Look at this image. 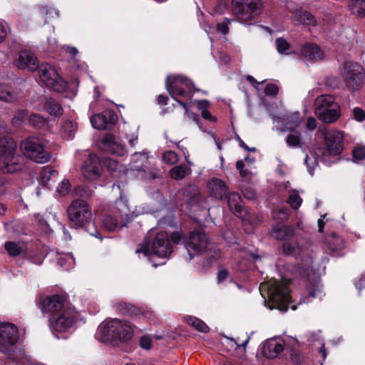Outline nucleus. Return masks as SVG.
<instances>
[{
  "instance_id": "nucleus-1",
  "label": "nucleus",
  "mask_w": 365,
  "mask_h": 365,
  "mask_svg": "<svg viewBox=\"0 0 365 365\" xmlns=\"http://www.w3.org/2000/svg\"><path fill=\"white\" fill-rule=\"evenodd\" d=\"M133 332V328L129 322L113 319L101 324L96 335L102 341L119 340L125 342L131 339Z\"/></svg>"
},
{
  "instance_id": "nucleus-2",
  "label": "nucleus",
  "mask_w": 365,
  "mask_h": 365,
  "mask_svg": "<svg viewBox=\"0 0 365 365\" xmlns=\"http://www.w3.org/2000/svg\"><path fill=\"white\" fill-rule=\"evenodd\" d=\"M21 156L17 154V144L9 137L0 138V170L3 173H14L21 170L23 165Z\"/></svg>"
},
{
  "instance_id": "nucleus-3",
  "label": "nucleus",
  "mask_w": 365,
  "mask_h": 365,
  "mask_svg": "<svg viewBox=\"0 0 365 365\" xmlns=\"http://www.w3.org/2000/svg\"><path fill=\"white\" fill-rule=\"evenodd\" d=\"M67 214L70 226L76 229L83 228L92 221L91 207L81 199L73 200L71 202Z\"/></svg>"
},
{
  "instance_id": "nucleus-4",
  "label": "nucleus",
  "mask_w": 365,
  "mask_h": 365,
  "mask_svg": "<svg viewBox=\"0 0 365 365\" xmlns=\"http://www.w3.org/2000/svg\"><path fill=\"white\" fill-rule=\"evenodd\" d=\"M315 113L324 123L336 122L340 117V107L331 95L318 96L314 102Z\"/></svg>"
},
{
  "instance_id": "nucleus-5",
  "label": "nucleus",
  "mask_w": 365,
  "mask_h": 365,
  "mask_svg": "<svg viewBox=\"0 0 365 365\" xmlns=\"http://www.w3.org/2000/svg\"><path fill=\"white\" fill-rule=\"evenodd\" d=\"M261 0H232V12L242 23L247 24L261 13Z\"/></svg>"
},
{
  "instance_id": "nucleus-6",
  "label": "nucleus",
  "mask_w": 365,
  "mask_h": 365,
  "mask_svg": "<svg viewBox=\"0 0 365 365\" xmlns=\"http://www.w3.org/2000/svg\"><path fill=\"white\" fill-rule=\"evenodd\" d=\"M24 155L37 163H45L51 159V154L47 151L41 139L29 137L23 140L20 145Z\"/></svg>"
},
{
  "instance_id": "nucleus-7",
  "label": "nucleus",
  "mask_w": 365,
  "mask_h": 365,
  "mask_svg": "<svg viewBox=\"0 0 365 365\" xmlns=\"http://www.w3.org/2000/svg\"><path fill=\"white\" fill-rule=\"evenodd\" d=\"M289 280H272L268 287V293L270 299L276 304L277 308L282 311H287L288 305L291 302L289 294Z\"/></svg>"
},
{
  "instance_id": "nucleus-8",
  "label": "nucleus",
  "mask_w": 365,
  "mask_h": 365,
  "mask_svg": "<svg viewBox=\"0 0 365 365\" xmlns=\"http://www.w3.org/2000/svg\"><path fill=\"white\" fill-rule=\"evenodd\" d=\"M172 252L173 248L170 244L168 235L165 232H160L156 234L152 243L151 249L148 248L147 246H142L135 251L139 255L140 254H143L144 256L154 255L160 258L168 257Z\"/></svg>"
},
{
  "instance_id": "nucleus-9",
  "label": "nucleus",
  "mask_w": 365,
  "mask_h": 365,
  "mask_svg": "<svg viewBox=\"0 0 365 365\" xmlns=\"http://www.w3.org/2000/svg\"><path fill=\"white\" fill-rule=\"evenodd\" d=\"M38 76L41 81L45 86L56 92H63L67 88L66 82L51 64H41L38 68Z\"/></svg>"
},
{
  "instance_id": "nucleus-10",
  "label": "nucleus",
  "mask_w": 365,
  "mask_h": 365,
  "mask_svg": "<svg viewBox=\"0 0 365 365\" xmlns=\"http://www.w3.org/2000/svg\"><path fill=\"white\" fill-rule=\"evenodd\" d=\"M341 75L346 87L351 91L358 90L364 83V68L356 63L346 62L341 68Z\"/></svg>"
},
{
  "instance_id": "nucleus-11",
  "label": "nucleus",
  "mask_w": 365,
  "mask_h": 365,
  "mask_svg": "<svg viewBox=\"0 0 365 365\" xmlns=\"http://www.w3.org/2000/svg\"><path fill=\"white\" fill-rule=\"evenodd\" d=\"M80 314L75 308L68 306L50 319V324L53 329L58 332H65L72 328L79 320Z\"/></svg>"
},
{
  "instance_id": "nucleus-12",
  "label": "nucleus",
  "mask_w": 365,
  "mask_h": 365,
  "mask_svg": "<svg viewBox=\"0 0 365 365\" xmlns=\"http://www.w3.org/2000/svg\"><path fill=\"white\" fill-rule=\"evenodd\" d=\"M184 245L189 255V259L205 252L209 245L208 237L202 231L191 232L184 240Z\"/></svg>"
},
{
  "instance_id": "nucleus-13",
  "label": "nucleus",
  "mask_w": 365,
  "mask_h": 365,
  "mask_svg": "<svg viewBox=\"0 0 365 365\" xmlns=\"http://www.w3.org/2000/svg\"><path fill=\"white\" fill-rule=\"evenodd\" d=\"M18 329L11 323L0 322V351L9 354L18 341Z\"/></svg>"
},
{
  "instance_id": "nucleus-14",
  "label": "nucleus",
  "mask_w": 365,
  "mask_h": 365,
  "mask_svg": "<svg viewBox=\"0 0 365 365\" xmlns=\"http://www.w3.org/2000/svg\"><path fill=\"white\" fill-rule=\"evenodd\" d=\"M165 86L174 99L175 96H188L192 91V82L182 76H175L170 82L169 77H167Z\"/></svg>"
},
{
  "instance_id": "nucleus-15",
  "label": "nucleus",
  "mask_w": 365,
  "mask_h": 365,
  "mask_svg": "<svg viewBox=\"0 0 365 365\" xmlns=\"http://www.w3.org/2000/svg\"><path fill=\"white\" fill-rule=\"evenodd\" d=\"M130 169L141 173V178L145 180L154 179L156 174L149 170V153L147 151L136 152L131 156Z\"/></svg>"
},
{
  "instance_id": "nucleus-16",
  "label": "nucleus",
  "mask_w": 365,
  "mask_h": 365,
  "mask_svg": "<svg viewBox=\"0 0 365 365\" xmlns=\"http://www.w3.org/2000/svg\"><path fill=\"white\" fill-rule=\"evenodd\" d=\"M40 307L43 313H49L54 317L68 307V304L64 297L53 294L41 299Z\"/></svg>"
},
{
  "instance_id": "nucleus-17",
  "label": "nucleus",
  "mask_w": 365,
  "mask_h": 365,
  "mask_svg": "<svg viewBox=\"0 0 365 365\" xmlns=\"http://www.w3.org/2000/svg\"><path fill=\"white\" fill-rule=\"evenodd\" d=\"M327 152L330 155H339L343 150L344 135L342 132L331 130L324 136Z\"/></svg>"
},
{
  "instance_id": "nucleus-18",
  "label": "nucleus",
  "mask_w": 365,
  "mask_h": 365,
  "mask_svg": "<svg viewBox=\"0 0 365 365\" xmlns=\"http://www.w3.org/2000/svg\"><path fill=\"white\" fill-rule=\"evenodd\" d=\"M102 166L96 155H90L82 167L83 176L91 180H97L101 175Z\"/></svg>"
},
{
  "instance_id": "nucleus-19",
  "label": "nucleus",
  "mask_w": 365,
  "mask_h": 365,
  "mask_svg": "<svg viewBox=\"0 0 365 365\" xmlns=\"http://www.w3.org/2000/svg\"><path fill=\"white\" fill-rule=\"evenodd\" d=\"M102 145L105 151L118 156H123L127 153L125 145L110 134H106L103 137Z\"/></svg>"
},
{
  "instance_id": "nucleus-20",
  "label": "nucleus",
  "mask_w": 365,
  "mask_h": 365,
  "mask_svg": "<svg viewBox=\"0 0 365 365\" xmlns=\"http://www.w3.org/2000/svg\"><path fill=\"white\" fill-rule=\"evenodd\" d=\"M14 64L20 69L34 71L38 68V60L33 53L29 51H22L19 52Z\"/></svg>"
},
{
  "instance_id": "nucleus-21",
  "label": "nucleus",
  "mask_w": 365,
  "mask_h": 365,
  "mask_svg": "<svg viewBox=\"0 0 365 365\" xmlns=\"http://www.w3.org/2000/svg\"><path fill=\"white\" fill-rule=\"evenodd\" d=\"M126 222L123 220L122 217L119 216L118 212L112 214L106 215L102 220V225L108 231H115L118 227L126 226Z\"/></svg>"
},
{
  "instance_id": "nucleus-22",
  "label": "nucleus",
  "mask_w": 365,
  "mask_h": 365,
  "mask_svg": "<svg viewBox=\"0 0 365 365\" xmlns=\"http://www.w3.org/2000/svg\"><path fill=\"white\" fill-rule=\"evenodd\" d=\"M302 56L307 61H318L324 58L323 51L316 44H305L301 49Z\"/></svg>"
},
{
  "instance_id": "nucleus-23",
  "label": "nucleus",
  "mask_w": 365,
  "mask_h": 365,
  "mask_svg": "<svg viewBox=\"0 0 365 365\" xmlns=\"http://www.w3.org/2000/svg\"><path fill=\"white\" fill-rule=\"evenodd\" d=\"M211 195L218 200H222L227 192L226 184L218 178L212 179L208 183Z\"/></svg>"
},
{
  "instance_id": "nucleus-24",
  "label": "nucleus",
  "mask_w": 365,
  "mask_h": 365,
  "mask_svg": "<svg viewBox=\"0 0 365 365\" xmlns=\"http://www.w3.org/2000/svg\"><path fill=\"white\" fill-rule=\"evenodd\" d=\"M283 349L284 346L281 341L269 339L264 344L263 353L267 358H275Z\"/></svg>"
},
{
  "instance_id": "nucleus-25",
  "label": "nucleus",
  "mask_w": 365,
  "mask_h": 365,
  "mask_svg": "<svg viewBox=\"0 0 365 365\" xmlns=\"http://www.w3.org/2000/svg\"><path fill=\"white\" fill-rule=\"evenodd\" d=\"M111 113L104 112L100 114H96L91 118V123L93 127L96 129L103 130L106 129L110 123H111Z\"/></svg>"
},
{
  "instance_id": "nucleus-26",
  "label": "nucleus",
  "mask_w": 365,
  "mask_h": 365,
  "mask_svg": "<svg viewBox=\"0 0 365 365\" xmlns=\"http://www.w3.org/2000/svg\"><path fill=\"white\" fill-rule=\"evenodd\" d=\"M279 119L286 124V128L283 130V131L289 130L293 132L302 122L299 112H294L286 114L282 118H279Z\"/></svg>"
},
{
  "instance_id": "nucleus-27",
  "label": "nucleus",
  "mask_w": 365,
  "mask_h": 365,
  "mask_svg": "<svg viewBox=\"0 0 365 365\" xmlns=\"http://www.w3.org/2000/svg\"><path fill=\"white\" fill-rule=\"evenodd\" d=\"M227 203L232 213L237 216H240L242 214V199L238 193L235 192H230L227 196Z\"/></svg>"
},
{
  "instance_id": "nucleus-28",
  "label": "nucleus",
  "mask_w": 365,
  "mask_h": 365,
  "mask_svg": "<svg viewBox=\"0 0 365 365\" xmlns=\"http://www.w3.org/2000/svg\"><path fill=\"white\" fill-rule=\"evenodd\" d=\"M325 243L331 252L340 251L344 247L343 239L336 233L328 235L325 238Z\"/></svg>"
},
{
  "instance_id": "nucleus-29",
  "label": "nucleus",
  "mask_w": 365,
  "mask_h": 365,
  "mask_svg": "<svg viewBox=\"0 0 365 365\" xmlns=\"http://www.w3.org/2000/svg\"><path fill=\"white\" fill-rule=\"evenodd\" d=\"M272 236L278 240H287L294 235V230L289 226H279L273 229Z\"/></svg>"
},
{
  "instance_id": "nucleus-30",
  "label": "nucleus",
  "mask_w": 365,
  "mask_h": 365,
  "mask_svg": "<svg viewBox=\"0 0 365 365\" xmlns=\"http://www.w3.org/2000/svg\"><path fill=\"white\" fill-rule=\"evenodd\" d=\"M43 109L54 116H60L63 113L61 106L51 98L45 99Z\"/></svg>"
},
{
  "instance_id": "nucleus-31",
  "label": "nucleus",
  "mask_w": 365,
  "mask_h": 365,
  "mask_svg": "<svg viewBox=\"0 0 365 365\" xmlns=\"http://www.w3.org/2000/svg\"><path fill=\"white\" fill-rule=\"evenodd\" d=\"M4 247L8 254L13 257L21 255L26 251L25 244L21 242H7Z\"/></svg>"
},
{
  "instance_id": "nucleus-32",
  "label": "nucleus",
  "mask_w": 365,
  "mask_h": 365,
  "mask_svg": "<svg viewBox=\"0 0 365 365\" xmlns=\"http://www.w3.org/2000/svg\"><path fill=\"white\" fill-rule=\"evenodd\" d=\"M295 19L307 26L315 25L316 21L313 15L306 11H297L294 13Z\"/></svg>"
},
{
  "instance_id": "nucleus-33",
  "label": "nucleus",
  "mask_w": 365,
  "mask_h": 365,
  "mask_svg": "<svg viewBox=\"0 0 365 365\" xmlns=\"http://www.w3.org/2000/svg\"><path fill=\"white\" fill-rule=\"evenodd\" d=\"M58 173L51 166L44 167L40 173L41 182L44 185H48V182L55 178Z\"/></svg>"
},
{
  "instance_id": "nucleus-34",
  "label": "nucleus",
  "mask_w": 365,
  "mask_h": 365,
  "mask_svg": "<svg viewBox=\"0 0 365 365\" xmlns=\"http://www.w3.org/2000/svg\"><path fill=\"white\" fill-rule=\"evenodd\" d=\"M190 170L185 165L175 166L170 170V177L175 180H182L190 173Z\"/></svg>"
},
{
  "instance_id": "nucleus-35",
  "label": "nucleus",
  "mask_w": 365,
  "mask_h": 365,
  "mask_svg": "<svg viewBox=\"0 0 365 365\" xmlns=\"http://www.w3.org/2000/svg\"><path fill=\"white\" fill-rule=\"evenodd\" d=\"M186 322L199 331L207 333L209 331L208 326L202 320L191 316L185 317Z\"/></svg>"
},
{
  "instance_id": "nucleus-36",
  "label": "nucleus",
  "mask_w": 365,
  "mask_h": 365,
  "mask_svg": "<svg viewBox=\"0 0 365 365\" xmlns=\"http://www.w3.org/2000/svg\"><path fill=\"white\" fill-rule=\"evenodd\" d=\"M117 309L123 314L138 316L141 314L140 310L138 307L125 302L118 303Z\"/></svg>"
},
{
  "instance_id": "nucleus-37",
  "label": "nucleus",
  "mask_w": 365,
  "mask_h": 365,
  "mask_svg": "<svg viewBox=\"0 0 365 365\" xmlns=\"http://www.w3.org/2000/svg\"><path fill=\"white\" fill-rule=\"evenodd\" d=\"M77 130L76 124L71 120H67L63 123L61 126L62 136L66 139L71 138Z\"/></svg>"
},
{
  "instance_id": "nucleus-38",
  "label": "nucleus",
  "mask_w": 365,
  "mask_h": 365,
  "mask_svg": "<svg viewBox=\"0 0 365 365\" xmlns=\"http://www.w3.org/2000/svg\"><path fill=\"white\" fill-rule=\"evenodd\" d=\"M286 143L289 147L293 148H301L303 145L302 142L301 135L295 130L294 131L292 132L290 134L287 135L286 138Z\"/></svg>"
},
{
  "instance_id": "nucleus-39",
  "label": "nucleus",
  "mask_w": 365,
  "mask_h": 365,
  "mask_svg": "<svg viewBox=\"0 0 365 365\" xmlns=\"http://www.w3.org/2000/svg\"><path fill=\"white\" fill-rule=\"evenodd\" d=\"M16 98V94L11 89L0 84V100L6 102H13Z\"/></svg>"
},
{
  "instance_id": "nucleus-40",
  "label": "nucleus",
  "mask_w": 365,
  "mask_h": 365,
  "mask_svg": "<svg viewBox=\"0 0 365 365\" xmlns=\"http://www.w3.org/2000/svg\"><path fill=\"white\" fill-rule=\"evenodd\" d=\"M349 6L353 13L365 16V0H350Z\"/></svg>"
},
{
  "instance_id": "nucleus-41",
  "label": "nucleus",
  "mask_w": 365,
  "mask_h": 365,
  "mask_svg": "<svg viewBox=\"0 0 365 365\" xmlns=\"http://www.w3.org/2000/svg\"><path fill=\"white\" fill-rule=\"evenodd\" d=\"M76 195L85 199H89L93 196V191L88 186L82 185L75 188Z\"/></svg>"
},
{
  "instance_id": "nucleus-42",
  "label": "nucleus",
  "mask_w": 365,
  "mask_h": 365,
  "mask_svg": "<svg viewBox=\"0 0 365 365\" xmlns=\"http://www.w3.org/2000/svg\"><path fill=\"white\" fill-rule=\"evenodd\" d=\"M302 202V199L299 194L295 191H292L287 200V203L294 210L298 209Z\"/></svg>"
},
{
  "instance_id": "nucleus-43",
  "label": "nucleus",
  "mask_w": 365,
  "mask_h": 365,
  "mask_svg": "<svg viewBox=\"0 0 365 365\" xmlns=\"http://www.w3.org/2000/svg\"><path fill=\"white\" fill-rule=\"evenodd\" d=\"M163 160L167 164L174 165L178 161V155L174 151L168 150L163 153Z\"/></svg>"
},
{
  "instance_id": "nucleus-44",
  "label": "nucleus",
  "mask_w": 365,
  "mask_h": 365,
  "mask_svg": "<svg viewBox=\"0 0 365 365\" xmlns=\"http://www.w3.org/2000/svg\"><path fill=\"white\" fill-rule=\"evenodd\" d=\"M71 190V184L68 180L63 179L56 188V192L61 196H66Z\"/></svg>"
},
{
  "instance_id": "nucleus-45",
  "label": "nucleus",
  "mask_w": 365,
  "mask_h": 365,
  "mask_svg": "<svg viewBox=\"0 0 365 365\" xmlns=\"http://www.w3.org/2000/svg\"><path fill=\"white\" fill-rule=\"evenodd\" d=\"M29 123L33 126L40 128L46 125V120L44 118L39 115L33 114L29 117Z\"/></svg>"
},
{
  "instance_id": "nucleus-46",
  "label": "nucleus",
  "mask_w": 365,
  "mask_h": 365,
  "mask_svg": "<svg viewBox=\"0 0 365 365\" xmlns=\"http://www.w3.org/2000/svg\"><path fill=\"white\" fill-rule=\"evenodd\" d=\"M352 155L354 162L359 163L365 158V148L356 147L353 150Z\"/></svg>"
},
{
  "instance_id": "nucleus-47",
  "label": "nucleus",
  "mask_w": 365,
  "mask_h": 365,
  "mask_svg": "<svg viewBox=\"0 0 365 365\" xmlns=\"http://www.w3.org/2000/svg\"><path fill=\"white\" fill-rule=\"evenodd\" d=\"M106 166L111 173H115L117 171H120V168L121 167V165L115 160L107 159L106 161Z\"/></svg>"
},
{
  "instance_id": "nucleus-48",
  "label": "nucleus",
  "mask_w": 365,
  "mask_h": 365,
  "mask_svg": "<svg viewBox=\"0 0 365 365\" xmlns=\"http://www.w3.org/2000/svg\"><path fill=\"white\" fill-rule=\"evenodd\" d=\"M276 46L279 53H286V51L289 48V44L284 38H277L276 40Z\"/></svg>"
},
{
  "instance_id": "nucleus-49",
  "label": "nucleus",
  "mask_w": 365,
  "mask_h": 365,
  "mask_svg": "<svg viewBox=\"0 0 365 365\" xmlns=\"http://www.w3.org/2000/svg\"><path fill=\"white\" fill-rule=\"evenodd\" d=\"M74 263V259L71 255H66L64 256L60 257L58 259V264L64 267L66 264H68L69 266H71Z\"/></svg>"
},
{
  "instance_id": "nucleus-50",
  "label": "nucleus",
  "mask_w": 365,
  "mask_h": 365,
  "mask_svg": "<svg viewBox=\"0 0 365 365\" xmlns=\"http://www.w3.org/2000/svg\"><path fill=\"white\" fill-rule=\"evenodd\" d=\"M232 19H226L225 21L220 23L217 25V31L220 32L221 34L226 35L229 32V27L228 24L232 21Z\"/></svg>"
},
{
  "instance_id": "nucleus-51",
  "label": "nucleus",
  "mask_w": 365,
  "mask_h": 365,
  "mask_svg": "<svg viewBox=\"0 0 365 365\" xmlns=\"http://www.w3.org/2000/svg\"><path fill=\"white\" fill-rule=\"evenodd\" d=\"M352 113L353 117L356 120L359 122H362L363 120H365V113L361 108H354L352 110Z\"/></svg>"
},
{
  "instance_id": "nucleus-52",
  "label": "nucleus",
  "mask_w": 365,
  "mask_h": 365,
  "mask_svg": "<svg viewBox=\"0 0 365 365\" xmlns=\"http://www.w3.org/2000/svg\"><path fill=\"white\" fill-rule=\"evenodd\" d=\"M279 91V88L276 84L270 83L266 86L264 88V93L267 96H275Z\"/></svg>"
},
{
  "instance_id": "nucleus-53",
  "label": "nucleus",
  "mask_w": 365,
  "mask_h": 365,
  "mask_svg": "<svg viewBox=\"0 0 365 365\" xmlns=\"http://www.w3.org/2000/svg\"><path fill=\"white\" fill-rule=\"evenodd\" d=\"M140 346L144 349H150L152 346V339L148 336H143L140 340Z\"/></svg>"
},
{
  "instance_id": "nucleus-54",
  "label": "nucleus",
  "mask_w": 365,
  "mask_h": 365,
  "mask_svg": "<svg viewBox=\"0 0 365 365\" xmlns=\"http://www.w3.org/2000/svg\"><path fill=\"white\" fill-rule=\"evenodd\" d=\"M126 138L131 147H134L138 143V134L136 133L126 134Z\"/></svg>"
},
{
  "instance_id": "nucleus-55",
  "label": "nucleus",
  "mask_w": 365,
  "mask_h": 365,
  "mask_svg": "<svg viewBox=\"0 0 365 365\" xmlns=\"http://www.w3.org/2000/svg\"><path fill=\"white\" fill-rule=\"evenodd\" d=\"M27 116V113L25 110H19L17 115L14 118V122L16 124L22 122Z\"/></svg>"
},
{
  "instance_id": "nucleus-56",
  "label": "nucleus",
  "mask_w": 365,
  "mask_h": 365,
  "mask_svg": "<svg viewBox=\"0 0 365 365\" xmlns=\"http://www.w3.org/2000/svg\"><path fill=\"white\" fill-rule=\"evenodd\" d=\"M306 127L309 130H313L317 127L316 119L313 117L308 118L306 123Z\"/></svg>"
},
{
  "instance_id": "nucleus-57",
  "label": "nucleus",
  "mask_w": 365,
  "mask_h": 365,
  "mask_svg": "<svg viewBox=\"0 0 365 365\" xmlns=\"http://www.w3.org/2000/svg\"><path fill=\"white\" fill-rule=\"evenodd\" d=\"M182 238V234L180 232H173L170 235L171 240L175 244H178L181 241Z\"/></svg>"
},
{
  "instance_id": "nucleus-58",
  "label": "nucleus",
  "mask_w": 365,
  "mask_h": 365,
  "mask_svg": "<svg viewBox=\"0 0 365 365\" xmlns=\"http://www.w3.org/2000/svg\"><path fill=\"white\" fill-rule=\"evenodd\" d=\"M228 276H229V273L227 270L220 269L218 272V277H217L219 282H223L224 280H225L228 277Z\"/></svg>"
},
{
  "instance_id": "nucleus-59",
  "label": "nucleus",
  "mask_w": 365,
  "mask_h": 365,
  "mask_svg": "<svg viewBox=\"0 0 365 365\" xmlns=\"http://www.w3.org/2000/svg\"><path fill=\"white\" fill-rule=\"evenodd\" d=\"M282 249L283 252L287 255L292 254L294 250V248L289 242L284 243Z\"/></svg>"
},
{
  "instance_id": "nucleus-60",
  "label": "nucleus",
  "mask_w": 365,
  "mask_h": 365,
  "mask_svg": "<svg viewBox=\"0 0 365 365\" xmlns=\"http://www.w3.org/2000/svg\"><path fill=\"white\" fill-rule=\"evenodd\" d=\"M197 106L199 109L202 111L204 109H207L210 106V103L207 100H202L197 102Z\"/></svg>"
},
{
  "instance_id": "nucleus-61",
  "label": "nucleus",
  "mask_w": 365,
  "mask_h": 365,
  "mask_svg": "<svg viewBox=\"0 0 365 365\" xmlns=\"http://www.w3.org/2000/svg\"><path fill=\"white\" fill-rule=\"evenodd\" d=\"M201 114H202V116L206 120H215V118L212 117L210 112L207 109H204L202 111Z\"/></svg>"
},
{
  "instance_id": "nucleus-62",
  "label": "nucleus",
  "mask_w": 365,
  "mask_h": 365,
  "mask_svg": "<svg viewBox=\"0 0 365 365\" xmlns=\"http://www.w3.org/2000/svg\"><path fill=\"white\" fill-rule=\"evenodd\" d=\"M157 101L158 104L163 106L168 103V98L165 95H159Z\"/></svg>"
},
{
  "instance_id": "nucleus-63",
  "label": "nucleus",
  "mask_w": 365,
  "mask_h": 365,
  "mask_svg": "<svg viewBox=\"0 0 365 365\" xmlns=\"http://www.w3.org/2000/svg\"><path fill=\"white\" fill-rule=\"evenodd\" d=\"M279 214L282 215L281 220H287L289 216L288 209L286 207H282L279 210Z\"/></svg>"
},
{
  "instance_id": "nucleus-64",
  "label": "nucleus",
  "mask_w": 365,
  "mask_h": 365,
  "mask_svg": "<svg viewBox=\"0 0 365 365\" xmlns=\"http://www.w3.org/2000/svg\"><path fill=\"white\" fill-rule=\"evenodd\" d=\"M6 192V186L4 180L0 178V196L4 195Z\"/></svg>"
}]
</instances>
